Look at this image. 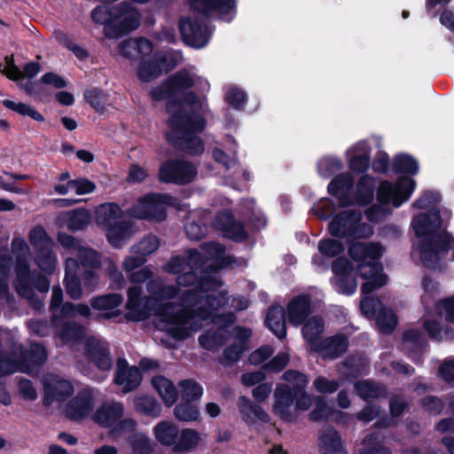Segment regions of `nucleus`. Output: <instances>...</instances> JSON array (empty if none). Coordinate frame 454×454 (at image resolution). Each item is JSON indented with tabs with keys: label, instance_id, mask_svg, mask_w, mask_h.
Segmentation results:
<instances>
[{
	"label": "nucleus",
	"instance_id": "obj_53",
	"mask_svg": "<svg viewBox=\"0 0 454 454\" xmlns=\"http://www.w3.org/2000/svg\"><path fill=\"white\" fill-rule=\"evenodd\" d=\"M376 322L380 332L388 333L395 329L397 319L391 309H384L379 312Z\"/></svg>",
	"mask_w": 454,
	"mask_h": 454
},
{
	"label": "nucleus",
	"instance_id": "obj_45",
	"mask_svg": "<svg viewBox=\"0 0 454 454\" xmlns=\"http://www.w3.org/2000/svg\"><path fill=\"white\" fill-rule=\"evenodd\" d=\"M108 94L100 88L91 87L83 91V99L85 102L98 114H103L106 111V105L108 102Z\"/></svg>",
	"mask_w": 454,
	"mask_h": 454
},
{
	"label": "nucleus",
	"instance_id": "obj_56",
	"mask_svg": "<svg viewBox=\"0 0 454 454\" xmlns=\"http://www.w3.org/2000/svg\"><path fill=\"white\" fill-rule=\"evenodd\" d=\"M360 454H391L389 450L383 447L378 441V437L371 435L366 437L360 449Z\"/></svg>",
	"mask_w": 454,
	"mask_h": 454
},
{
	"label": "nucleus",
	"instance_id": "obj_27",
	"mask_svg": "<svg viewBox=\"0 0 454 454\" xmlns=\"http://www.w3.org/2000/svg\"><path fill=\"white\" fill-rule=\"evenodd\" d=\"M352 170L363 172L369 167V148L365 142H359L346 152Z\"/></svg>",
	"mask_w": 454,
	"mask_h": 454
},
{
	"label": "nucleus",
	"instance_id": "obj_19",
	"mask_svg": "<svg viewBox=\"0 0 454 454\" xmlns=\"http://www.w3.org/2000/svg\"><path fill=\"white\" fill-rule=\"evenodd\" d=\"M74 391V386L69 380H58L53 384L45 386L43 404L49 406L54 401L64 402L73 395Z\"/></svg>",
	"mask_w": 454,
	"mask_h": 454
},
{
	"label": "nucleus",
	"instance_id": "obj_58",
	"mask_svg": "<svg viewBox=\"0 0 454 454\" xmlns=\"http://www.w3.org/2000/svg\"><path fill=\"white\" fill-rule=\"evenodd\" d=\"M425 329L431 335V337L437 340H447L454 338L452 333L447 328L440 326L439 323L434 320H426L424 322Z\"/></svg>",
	"mask_w": 454,
	"mask_h": 454
},
{
	"label": "nucleus",
	"instance_id": "obj_54",
	"mask_svg": "<svg viewBox=\"0 0 454 454\" xmlns=\"http://www.w3.org/2000/svg\"><path fill=\"white\" fill-rule=\"evenodd\" d=\"M183 399L187 401L197 400L201 397L203 393L202 387L197 382L190 380H183L179 383Z\"/></svg>",
	"mask_w": 454,
	"mask_h": 454
},
{
	"label": "nucleus",
	"instance_id": "obj_28",
	"mask_svg": "<svg viewBox=\"0 0 454 454\" xmlns=\"http://www.w3.org/2000/svg\"><path fill=\"white\" fill-rule=\"evenodd\" d=\"M138 242L132 247L136 256H127L123 262L122 268L127 274L129 281L133 284H142V249Z\"/></svg>",
	"mask_w": 454,
	"mask_h": 454
},
{
	"label": "nucleus",
	"instance_id": "obj_11",
	"mask_svg": "<svg viewBox=\"0 0 454 454\" xmlns=\"http://www.w3.org/2000/svg\"><path fill=\"white\" fill-rule=\"evenodd\" d=\"M20 372L31 373L35 368L43 365L48 357L46 348L36 341L31 342L29 348L22 345L18 348Z\"/></svg>",
	"mask_w": 454,
	"mask_h": 454
},
{
	"label": "nucleus",
	"instance_id": "obj_25",
	"mask_svg": "<svg viewBox=\"0 0 454 454\" xmlns=\"http://www.w3.org/2000/svg\"><path fill=\"white\" fill-rule=\"evenodd\" d=\"M214 225L216 229L223 231L225 236L230 239L242 240L247 237L243 226L235 222L231 214L228 211L219 214Z\"/></svg>",
	"mask_w": 454,
	"mask_h": 454
},
{
	"label": "nucleus",
	"instance_id": "obj_41",
	"mask_svg": "<svg viewBox=\"0 0 454 454\" xmlns=\"http://www.w3.org/2000/svg\"><path fill=\"white\" fill-rule=\"evenodd\" d=\"M57 329V335L64 342L78 341L84 336V328L74 321L59 322V325L53 326Z\"/></svg>",
	"mask_w": 454,
	"mask_h": 454
},
{
	"label": "nucleus",
	"instance_id": "obj_40",
	"mask_svg": "<svg viewBox=\"0 0 454 454\" xmlns=\"http://www.w3.org/2000/svg\"><path fill=\"white\" fill-rule=\"evenodd\" d=\"M152 386L164 401L167 406H172L177 398L174 384L163 376H156L152 379Z\"/></svg>",
	"mask_w": 454,
	"mask_h": 454
},
{
	"label": "nucleus",
	"instance_id": "obj_64",
	"mask_svg": "<svg viewBox=\"0 0 454 454\" xmlns=\"http://www.w3.org/2000/svg\"><path fill=\"white\" fill-rule=\"evenodd\" d=\"M437 312L444 316L446 320L450 322H454V296L441 300L436 304Z\"/></svg>",
	"mask_w": 454,
	"mask_h": 454
},
{
	"label": "nucleus",
	"instance_id": "obj_2",
	"mask_svg": "<svg viewBox=\"0 0 454 454\" xmlns=\"http://www.w3.org/2000/svg\"><path fill=\"white\" fill-rule=\"evenodd\" d=\"M348 252L353 262L346 258L337 259L333 264L332 284L338 293L352 294L356 290V276L359 273L361 278L365 280L362 285L364 297L360 303L361 312L368 318L372 317L380 302L369 294L387 283L379 262L384 248L379 243L356 242L349 247Z\"/></svg>",
	"mask_w": 454,
	"mask_h": 454
},
{
	"label": "nucleus",
	"instance_id": "obj_47",
	"mask_svg": "<svg viewBox=\"0 0 454 454\" xmlns=\"http://www.w3.org/2000/svg\"><path fill=\"white\" fill-rule=\"evenodd\" d=\"M374 180L369 176H363L356 185L355 200L360 205H365L373 198Z\"/></svg>",
	"mask_w": 454,
	"mask_h": 454
},
{
	"label": "nucleus",
	"instance_id": "obj_49",
	"mask_svg": "<svg viewBox=\"0 0 454 454\" xmlns=\"http://www.w3.org/2000/svg\"><path fill=\"white\" fill-rule=\"evenodd\" d=\"M175 417L182 421H195L200 417V411L191 401L181 402L174 410Z\"/></svg>",
	"mask_w": 454,
	"mask_h": 454
},
{
	"label": "nucleus",
	"instance_id": "obj_39",
	"mask_svg": "<svg viewBox=\"0 0 454 454\" xmlns=\"http://www.w3.org/2000/svg\"><path fill=\"white\" fill-rule=\"evenodd\" d=\"M265 324L278 338L283 339L286 337V322L281 306H273L269 309Z\"/></svg>",
	"mask_w": 454,
	"mask_h": 454
},
{
	"label": "nucleus",
	"instance_id": "obj_34",
	"mask_svg": "<svg viewBox=\"0 0 454 454\" xmlns=\"http://www.w3.org/2000/svg\"><path fill=\"white\" fill-rule=\"evenodd\" d=\"M197 80L198 78H195L194 75H192L186 71L180 72L168 81V83L164 86L162 94L158 95L156 90H153V97L156 99L163 98L164 95L172 94L184 88L194 85Z\"/></svg>",
	"mask_w": 454,
	"mask_h": 454
},
{
	"label": "nucleus",
	"instance_id": "obj_18",
	"mask_svg": "<svg viewBox=\"0 0 454 454\" xmlns=\"http://www.w3.org/2000/svg\"><path fill=\"white\" fill-rule=\"evenodd\" d=\"M172 204L168 195L152 194L144 197V219L162 221L166 217V205Z\"/></svg>",
	"mask_w": 454,
	"mask_h": 454
},
{
	"label": "nucleus",
	"instance_id": "obj_38",
	"mask_svg": "<svg viewBox=\"0 0 454 454\" xmlns=\"http://www.w3.org/2000/svg\"><path fill=\"white\" fill-rule=\"evenodd\" d=\"M347 348V338L343 335H338L321 340L320 348H314V351L319 352L324 357L335 358L345 352Z\"/></svg>",
	"mask_w": 454,
	"mask_h": 454
},
{
	"label": "nucleus",
	"instance_id": "obj_26",
	"mask_svg": "<svg viewBox=\"0 0 454 454\" xmlns=\"http://www.w3.org/2000/svg\"><path fill=\"white\" fill-rule=\"evenodd\" d=\"M122 216L123 211L116 203L101 204L95 211L96 223L103 231L115 223Z\"/></svg>",
	"mask_w": 454,
	"mask_h": 454
},
{
	"label": "nucleus",
	"instance_id": "obj_35",
	"mask_svg": "<svg viewBox=\"0 0 454 454\" xmlns=\"http://www.w3.org/2000/svg\"><path fill=\"white\" fill-rule=\"evenodd\" d=\"M318 447L321 454H347L340 435L333 428H327L322 433Z\"/></svg>",
	"mask_w": 454,
	"mask_h": 454
},
{
	"label": "nucleus",
	"instance_id": "obj_23",
	"mask_svg": "<svg viewBox=\"0 0 454 454\" xmlns=\"http://www.w3.org/2000/svg\"><path fill=\"white\" fill-rule=\"evenodd\" d=\"M123 410L121 403H103L97 409L94 420L103 427H112L122 417Z\"/></svg>",
	"mask_w": 454,
	"mask_h": 454
},
{
	"label": "nucleus",
	"instance_id": "obj_13",
	"mask_svg": "<svg viewBox=\"0 0 454 454\" xmlns=\"http://www.w3.org/2000/svg\"><path fill=\"white\" fill-rule=\"evenodd\" d=\"M94 409V397L91 390L83 388L72 397L66 406V416L71 421L86 419Z\"/></svg>",
	"mask_w": 454,
	"mask_h": 454
},
{
	"label": "nucleus",
	"instance_id": "obj_36",
	"mask_svg": "<svg viewBox=\"0 0 454 454\" xmlns=\"http://www.w3.org/2000/svg\"><path fill=\"white\" fill-rule=\"evenodd\" d=\"M323 331L324 321L321 317H311L305 322L302 327V335L310 349L320 348V337Z\"/></svg>",
	"mask_w": 454,
	"mask_h": 454
},
{
	"label": "nucleus",
	"instance_id": "obj_16",
	"mask_svg": "<svg viewBox=\"0 0 454 454\" xmlns=\"http://www.w3.org/2000/svg\"><path fill=\"white\" fill-rule=\"evenodd\" d=\"M191 7L199 12L208 14L217 12L223 20H231L235 14V0H187Z\"/></svg>",
	"mask_w": 454,
	"mask_h": 454
},
{
	"label": "nucleus",
	"instance_id": "obj_14",
	"mask_svg": "<svg viewBox=\"0 0 454 454\" xmlns=\"http://www.w3.org/2000/svg\"><path fill=\"white\" fill-rule=\"evenodd\" d=\"M283 379L292 384L295 411L297 417L301 411H308L312 404V399L309 395L305 392L308 385L307 377L295 371H288L284 373Z\"/></svg>",
	"mask_w": 454,
	"mask_h": 454
},
{
	"label": "nucleus",
	"instance_id": "obj_55",
	"mask_svg": "<svg viewBox=\"0 0 454 454\" xmlns=\"http://www.w3.org/2000/svg\"><path fill=\"white\" fill-rule=\"evenodd\" d=\"M341 168L340 160L334 157H324L317 164L318 174L323 177H329Z\"/></svg>",
	"mask_w": 454,
	"mask_h": 454
},
{
	"label": "nucleus",
	"instance_id": "obj_17",
	"mask_svg": "<svg viewBox=\"0 0 454 454\" xmlns=\"http://www.w3.org/2000/svg\"><path fill=\"white\" fill-rule=\"evenodd\" d=\"M120 54L128 59L130 63H136V75L142 82V36L129 38L122 41L119 46Z\"/></svg>",
	"mask_w": 454,
	"mask_h": 454
},
{
	"label": "nucleus",
	"instance_id": "obj_29",
	"mask_svg": "<svg viewBox=\"0 0 454 454\" xmlns=\"http://www.w3.org/2000/svg\"><path fill=\"white\" fill-rule=\"evenodd\" d=\"M34 271H31L27 262H19L16 268V278L13 283L15 291L20 297H30L33 295L31 287V278Z\"/></svg>",
	"mask_w": 454,
	"mask_h": 454
},
{
	"label": "nucleus",
	"instance_id": "obj_22",
	"mask_svg": "<svg viewBox=\"0 0 454 454\" xmlns=\"http://www.w3.org/2000/svg\"><path fill=\"white\" fill-rule=\"evenodd\" d=\"M232 335L235 342L224 351L223 363L229 364L239 359L241 354L247 349V342L251 336V331L247 328L236 327Z\"/></svg>",
	"mask_w": 454,
	"mask_h": 454
},
{
	"label": "nucleus",
	"instance_id": "obj_60",
	"mask_svg": "<svg viewBox=\"0 0 454 454\" xmlns=\"http://www.w3.org/2000/svg\"><path fill=\"white\" fill-rule=\"evenodd\" d=\"M75 316V305L72 302H65L61 304L57 312H52L51 317V326L59 325V322L65 317Z\"/></svg>",
	"mask_w": 454,
	"mask_h": 454
},
{
	"label": "nucleus",
	"instance_id": "obj_59",
	"mask_svg": "<svg viewBox=\"0 0 454 454\" xmlns=\"http://www.w3.org/2000/svg\"><path fill=\"white\" fill-rule=\"evenodd\" d=\"M110 279L109 287L113 290H121L126 286V280L123 274L118 270L114 262H111L106 269Z\"/></svg>",
	"mask_w": 454,
	"mask_h": 454
},
{
	"label": "nucleus",
	"instance_id": "obj_52",
	"mask_svg": "<svg viewBox=\"0 0 454 454\" xmlns=\"http://www.w3.org/2000/svg\"><path fill=\"white\" fill-rule=\"evenodd\" d=\"M394 168L396 172L415 175L419 171V164L410 155L400 154L394 160Z\"/></svg>",
	"mask_w": 454,
	"mask_h": 454
},
{
	"label": "nucleus",
	"instance_id": "obj_1",
	"mask_svg": "<svg viewBox=\"0 0 454 454\" xmlns=\"http://www.w3.org/2000/svg\"><path fill=\"white\" fill-rule=\"evenodd\" d=\"M232 262L225 255L223 247L217 243L206 244L200 251L189 250L181 258L173 257L166 265V270L178 275V304H166L160 311V320L164 329L176 339H185L192 333L210 324L217 325L215 333L209 332L200 339L201 347L214 350L223 343V329L234 321L227 309L241 310L248 306L242 297H226L227 292L219 281L216 270Z\"/></svg>",
	"mask_w": 454,
	"mask_h": 454
},
{
	"label": "nucleus",
	"instance_id": "obj_4",
	"mask_svg": "<svg viewBox=\"0 0 454 454\" xmlns=\"http://www.w3.org/2000/svg\"><path fill=\"white\" fill-rule=\"evenodd\" d=\"M204 102L193 94H187L182 103L185 114L175 113L173 106L168 110L172 114L169 119L170 132L168 140L191 155L201 153L204 145L196 133L203 130L205 121L198 111H202Z\"/></svg>",
	"mask_w": 454,
	"mask_h": 454
},
{
	"label": "nucleus",
	"instance_id": "obj_9",
	"mask_svg": "<svg viewBox=\"0 0 454 454\" xmlns=\"http://www.w3.org/2000/svg\"><path fill=\"white\" fill-rule=\"evenodd\" d=\"M184 42L193 48L200 49L209 41L212 29L201 20L182 19L179 23Z\"/></svg>",
	"mask_w": 454,
	"mask_h": 454
},
{
	"label": "nucleus",
	"instance_id": "obj_44",
	"mask_svg": "<svg viewBox=\"0 0 454 454\" xmlns=\"http://www.w3.org/2000/svg\"><path fill=\"white\" fill-rule=\"evenodd\" d=\"M123 302V296L116 293L93 296L90 304L96 310H112L118 308Z\"/></svg>",
	"mask_w": 454,
	"mask_h": 454
},
{
	"label": "nucleus",
	"instance_id": "obj_8",
	"mask_svg": "<svg viewBox=\"0 0 454 454\" xmlns=\"http://www.w3.org/2000/svg\"><path fill=\"white\" fill-rule=\"evenodd\" d=\"M196 176V167L184 160L168 161L161 165L159 172L161 181L178 184L190 183Z\"/></svg>",
	"mask_w": 454,
	"mask_h": 454
},
{
	"label": "nucleus",
	"instance_id": "obj_32",
	"mask_svg": "<svg viewBox=\"0 0 454 454\" xmlns=\"http://www.w3.org/2000/svg\"><path fill=\"white\" fill-rule=\"evenodd\" d=\"M318 251L320 255H315L312 259V263L319 268L325 270L328 266V262L323 258L325 257H334L339 254L342 253L344 247L340 241L335 239H325L318 243Z\"/></svg>",
	"mask_w": 454,
	"mask_h": 454
},
{
	"label": "nucleus",
	"instance_id": "obj_37",
	"mask_svg": "<svg viewBox=\"0 0 454 454\" xmlns=\"http://www.w3.org/2000/svg\"><path fill=\"white\" fill-rule=\"evenodd\" d=\"M353 184V179L349 174H342L336 176L328 185L329 192L338 197L342 206H347L353 201L346 198Z\"/></svg>",
	"mask_w": 454,
	"mask_h": 454
},
{
	"label": "nucleus",
	"instance_id": "obj_62",
	"mask_svg": "<svg viewBox=\"0 0 454 454\" xmlns=\"http://www.w3.org/2000/svg\"><path fill=\"white\" fill-rule=\"evenodd\" d=\"M70 184H73V189L77 195H84L93 192L97 186L94 182L85 177H79L70 180Z\"/></svg>",
	"mask_w": 454,
	"mask_h": 454
},
{
	"label": "nucleus",
	"instance_id": "obj_63",
	"mask_svg": "<svg viewBox=\"0 0 454 454\" xmlns=\"http://www.w3.org/2000/svg\"><path fill=\"white\" fill-rule=\"evenodd\" d=\"M313 386L315 389L319 393L331 394L337 390V388L339 387V382L320 376L313 381Z\"/></svg>",
	"mask_w": 454,
	"mask_h": 454
},
{
	"label": "nucleus",
	"instance_id": "obj_46",
	"mask_svg": "<svg viewBox=\"0 0 454 454\" xmlns=\"http://www.w3.org/2000/svg\"><path fill=\"white\" fill-rule=\"evenodd\" d=\"M35 261L41 270L51 274L56 268V255L46 246H41L35 252Z\"/></svg>",
	"mask_w": 454,
	"mask_h": 454
},
{
	"label": "nucleus",
	"instance_id": "obj_3",
	"mask_svg": "<svg viewBox=\"0 0 454 454\" xmlns=\"http://www.w3.org/2000/svg\"><path fill=\"white\" fill-rule=\"evenodd\" d=\"M416 234L411 255L430 269H441L454 261V239L441 229L438 211L415 216L411 222Z\"/></svg>",
	"mask_w": 454,
	"mask_h": 454
},
{
	"label": "nucleus",
	"instance_id": "obj_61",
	"mask_svg": "<svg viewBox=\"0 0 454 454\" xmlns=\"http://www.w3.org/2000/svg\"><path fill=\"white\" fill-rule=\"evenodd\" d=\"M58 39L67 49L71 51L78 59L84 60L89 57V51L73 43L67 34L62 33Z\"/></svg>",
	"mask_w": 454,
	"mask_h": 454
},
{
	"label": "nucleus",
	"instance_id": "obj_15",
	"mask_svg": "<svg viewBox=\"0 0 454 454\" xmlns=\"http://www.w3.org/2000/svg\"><path fill=\"white\" fill-rule=\"evenodd\" d=\"M86 356L88 360L102 371H110L113 366V360L110 354V348L107 342L98 340H90L86 343Z\"/></svg>",
	"mask_w": 454,
	"mask_h": 454
},
{
	"label": "nucleus",
	"instance_id": "obj_6",
	"mask_svg": "<svg viewBox=\"0 0 454 454\" xmlns=\"http://www.w3.org/2000/svg\"><path fill=\"white\" fill-rule=\"evenodd\" d=\"M415 187L416 182L411 177H401L395 183L381 182L377 192V200L380 205L367 210L368 220L378 222L390 213L389 206L393 207L402 206L411 198Z\"/></svg>",
	"mask_w": 454,
	"mask_h": 454
},
{
	"label": "nucleus",
	"instance_id": "obj_12",
	"mask_svg": "<svg viewBox=\"0 0 454 454\" xmlns=\"http://www.w3.org/2000/svg\"><path fill=\"white\" fill-rule=\"evenodd\" d=\"M142 359L137 366H129L128 361L119 357L116 361V369L114 382L117 386H123L122 391L129 393L136 389L142 380Z\"/></svg>",
	"mask_w": 454,
	"mask_h": 454
},
{
	"label": "nucleus",
	"instance_id": "obj_5",
	"mask_svg": "<svg viewBox=\"0 0 454 454\" xmlns=\"http://www.w3.org/2000/svg\"><path fill=\"white\" fill-rule=\"evenodd\" d=\"M138 12L132 4L123 1L118 4H104L91 11L94 23L103 26V34L108 39H120L140 26Z\"/></svg>",
	"mask_w": 454,
	"mask_h": 454
},
{
	"label": "nucleus",
	"instance_id": "obj_48",
	"mask_svg": "<svg viewBox=\"0 0 454 454\" xmlns=\"http://www.w3.org/2000/svg\"><path fill=\"white\" fill-rule=\"evenodd\" d=\"M2 105L7 109L12 110L22 116H28L34 121L40 122L45 121L43 115L28 104L22 102L17 103L10 99H4L2 101Z\"/></svg>",
	"mask_w": 454,
	"mask_h": 454
},
{
	"label": "nucleus",
	"instance_id": "obj_51",
	"mask_svg": "<svg viewBox=\"0 0 454 454\" xmlns=\"http://www.w3.org/2000/svg\"><path fill=\"white\" fill-rule=\"evenodd\" d=\"M17 353L3 352L0 354V378L20 372Z\"/></svg>",
	"mask_w": 454,
	"mask_h": 454
},
{
	"label": "nucleus",
	"instance_id": "obj_50",
	"mask_svg": "<svg viewBox=\"0 0 454 454\" xmlns=\"http://www.w3.org/2000/svg\"><path fill=\"white\" fill-rule=\"evenodd\" d=\"M77 257L84 268L99 269L101 267L100 254L93 248L79 247Z\"/></svg>",
	"mask_w": 454,
	"mask_h": 454
},
{
	"label": "nucleus",
	"instance_id": "obj_20",
	"mask_svg": "<svg viewBox=\"0 0 454 454\" xmlns=\"http://www.w3.org/2000/svg\"><path fill=\"white\" fill-rule=\"evenodd\" d=\"M133 228L134 223L130 220H124L122 216L105 230L108 243L114 248H121L124 240L131 236Z\"/></svg>",
	"mask_w": 454,
	"mask_h": 454
},
{
	"label": "nucleus",
	"instance_id": "obj_10",
	"mask_svg": "<svg viewBox=\"0 0 454 454\" xmlns=\"http://www.w3.org/2000/svg\"><path fill=\"white\" fill-rule=\"evenodd\" d=\"M273 412L286 421H294L297 419L292 384L286 382L276 387Z\"/></svg>",
	"mask_w": 454,
	"mask_h": 454
},
{
	"label": "nucleus",
	"instance_id": "obj_7",
	"mask_svg": "<svg viewBox=\"0 0 454 454\" xmlns=\"http://www.w3.org/2000/svg\"><path fill=\"white\" fill-rule=\"evenodd\" d=\"M361 215L352 210H344L335 215L329 223V231L333 236L347 239L368 238L372 234L371 225L361 223Z\"/></svg>",
	"mask_w": 454,
	"mask_h": 454
},
{
	"label": "nucleus",
	"instance_id": "obj_33",
	"mask_svg": "<svg viewBox=\"0 0 454 454\" xmlns=\"http://www.w3.org/2000/svg\"><path fill=\"white\" fill-rule=\"evenodd\" d=\"M156 440L164 446H172L175 450L180 429L176 424L172 421L163 420L159 422L153 429Z\"/></svg>",
	"mask_w": 454,
	"mask_h": 454
},
{
	"label": "nucleus",
	"instance_id": "obj_31",
	"mask_svg": "<svg viewBox=\"0 0 454 454\" xmlns=\"http://www.w3.org/2000/svg\"><path fill=\"white\" fill-rule=\"evenodd\" d=\"M142 284L129 287L127 291L128 300L125 308L128 312L125 318L128 321H142Z\"/></svg>",
	"mask_w": 454,
	"mask_h": 454
},
{
	"label": "nucleus",
	"instance_id": "obj_42",
	"mask_svg": "<svg viewBox=\"0 0 454 454\" xmlns=\"http://www.w3.org/2000/svg\"><path fill=\"white\" fill-rule=\"evenodd\" d=\"M90 221V214L85 207H79L66 213L65 223L72 231L85 229Z\"/></svg>",
	"mask_w": 454,
	"mask_h": 454
},
{
	"label": "nucleus",
	"instance_id": "obj_30",
	"mask_svg": "<svg viewBox=\"0 0 454 454\" xmlns=\"http://www.w3.org/2000/svg\"><path fill=\"white\" fill-rule=\"evenodd\" d=\"M238 405L241 418L247 424H254L257 422L265 423L270 420L269 415L262 407L252 403L251 401L245 396H241L239 399Z\"/></svg>",
	"mask_w": 454,
	"mask_h": 454
},
{
	"label": "nucleus",
	"instance_id": "obj_24",
	"mask_svg": "<svg viewBox=\"0 0 454 454\" xmlns=\"http://www.w3.org/2000/svg\"><path fill=\"white\" fill-rule=\"evenodd\" d=\"M311 311L310 301L306 295L293 298L286 308L288 321L297 326L304 322Z\"/></svg>",
	"mask_w": 454,
	"mask_h": 454
},
{
	"label": "nucleus",
	"instance_id": "obj_43",
	"mask_svg": "<svg viewBox=\"0 0 454 454\" xmlns=\"http://www.w3.org/2000/svg\"><path fill=\"white\" fill-rule=\"evenodd\" d=\"M202 441L201 435L195 430L187 428L180 431L175 452H187L197 448Z\"/></svg>",
	"mask_w": 454,
	"mask_h": 454
},
{
	"label": "nucleus",
	"instance_id": "obj_21",
	"mask_svg": "<svg viewBox=\"0 0 454 454\" xmlns=\"http://www.w3.org/2000/svg\"><path fill=\"white\" fill-rule=\"evenodd\" d=\"M78 269L77 260L73 258L66 260L64 285L67 294L74 300L80 299L82 294L81 278L76 274Z\"/></svg>",
	"mask_w": 454,
	"mask_h": 454
},
{
	"label": "nucleus",
	"instance_id": "obj_57",
	"mask_svg": "<svg viewBox=\"0 0 454 454\" xmlns=\"http://www.w3.org/2000/svg\"><path fill=\"white\" fill-rule=\"evenodd\" d=\"M355 388L359 396L364 400H369L380 396L382 389L370 381H359L355 385Z\"/></svg>",
	"mask_w": 454,
	"mask_h": 454
}]
</instances>
